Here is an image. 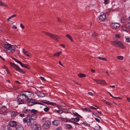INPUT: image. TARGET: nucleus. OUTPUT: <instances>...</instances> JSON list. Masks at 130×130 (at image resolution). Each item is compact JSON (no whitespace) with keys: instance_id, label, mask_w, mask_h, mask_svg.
<instances>
[{"instance_id":"8fccbe9b","label":"nucleus","mask_w":130,"mask_h":130,"mask_svg":"<svg viewBox=\"0 0 130 130\" xmlns=\"http://www.w3.org/2000/svg\"><path fill=\"white\" fill-rule=\"evenodd\" d=\"M71 122V123H73L74 124H75L76 125H79V124L77 123V122H74V121H71V122Z\"/></svg>"},{"instance_id":"c03bdc74","label":"nucleus","mask_w":130,"mask_h":130,"mask_svg":"<svg viewBox=\"0 0 130 130\" xmlns=\"http://www.w3.org/2000/svg\"><path fill=\"white\" fill-rule=\"evenodd\" d=\"M48 101L46 100H42V102L44 103H45L47 104Z\"/></svg>"},{"instance_id":"4be33fe9","label":"nucleus","mask_w":130,"mask_h":130,"mask_svg":"<svg viewBox=\"0 0 130 130\" xmlns=\"http://www.w3.org/2000/svg\"><path fill=\"white\" fill-rule=\"evenodd\" d=\"M36 118V116L34 114H32L31 115L30 117V119L32 120H35Z\"/></svg>"},{"instance_id":"09e8293b","label":"nucleus","mask_w":130,"mask_h":130,"mask_svg":"<svg viewBox=\"0 0 130 130\" xmlns=\"http://www.w3.org/2000/svg\"><path fill=\"white\" fill-rule=\"evenodd\" d=\"M7 130H12V129L9 127V125H7Z\"/></svg>"},{"instance_id":"f704fd0d","label":"nucleus","mask_w":130,"mask_h":130,"mask_svg":"<svg viewBox=\"0 0 130 130\" xmlns=\"http://www.w3.org/2000/svg\"><path fill=\"white\" fill-rule=\"evenodd\" d=\"M123 58H124V57H123V56H118L117 57V59H118L119 60H122L123 59Z\"/></svg>"},{"instance_id":"39448f33","label":"nucleus","mask_w":130,"mask_h":130,"mask_svg":"<svg viewBox=\"0 0 130 130\" xmlns=\"http://www.w3.org/2000/svg\"><path fill=\"white\" fill-rule=\"evenodd\" d=\"M10 64L11 66L13 67L17 71L21 72H23V70L20 68L18 66L17 64L13 63H10Z\"/></svg>"},{"instance_id":"7ed1b4c3","label":"nucleus","mask_w":130,"mask_h":130,"mask_svg":"<svg viewBox=\"0 0 130 130\" xmlns=\"http://www.w3.org/2000/svg\"><path fill=\"white\" fill-rule=\"evenodd\" d=\"M42 32L44 33L46 35H48L51 38L54 39L57 41H58V39L60 38V37L59 36L44 31H42Z\"/></svg>"},{"instance_id":"1a4fd4ad","label":"nucleus","mask_w":130,"mask_h":130,"mask_svg":"<svg viewBox=\"0 0 130 130\" xmlns=\"http://www.w3.org/2000/svg\"><path fill=\"white\" fill-rule=\"evenodd\" d=\"M26 98L28 101L29 98H31L33 94L30 92L27 91L26 93L24 94Z\"/></svg>"},{"instance_id":"9b49d317","label":"nucleus","mask_w":130,"mask_h":130,"mask_svg":"<svg viewBox=\"0 0 130 130\" xmlns=\"http://www.w3.org/2000/svg\"><path fill=\"white\" fill-rule=\"evenodd\" d=\"M106 19V15L105 14L101 13V14L99 16V19L101 21H103Z\"/></svg>"},{"instance_id":"49530a36","label":"nucleus","mask_w":130,"mask_h":130,"mask_svg":"<svg viewBox=\"0 0 130 130\" xmlns=\"http://www.w3.org/2000/svg\"><path fill=\"white\" fill-rule=\"evenodd\" d=\"M39 78L42 81H46V79L44 78V77H42L40 76L39 77Z\"/></svg>"},{"instance_id":"dca6fc26","label":"nucleus","mask_w":130,"mask_h":130,"mask_svg":"<svg viewBox=\"0 0 130 130\" xmlns=\"http://www.w3.org/2000/svg\"><path fill=\"white\" fill-rule=\"evenodd\" d=\"M37 95L40 98L43 97L45 96V94L40 91L38 92L37 93Z\"/></svg>"},{"instance_id":"f8f14e48","label":"nucleus","mask_w":130,"mask_h":130,"mask_svg":"<svg viewBox=\"0 0 130 130\" xmlns=\"http://www.w3.org/2000/svg\"><path fill=\"white\" fill-rule=\"evenodd\" d=\"M35 104V101L34 99H30L29 101L28 102L27 105L29 106H31Z\"/></svg>"},{"instance_id":"c9c22d12","label":"nucleus","mask_w":130,"mask_h":130,"mask_svg":"<svg viewBox=\"0 0 130 130\" xmlns=\"http://www.w3.org/2000/svg\"><path fill=\"white\" fill-rule=\"evenodd\" d=\"M57 113L60 114H62L63 112V111L62 110H57Z\"/></svg>"},{"instance_id":"b1692460","label":"nucleus","mask_w":130,"mask_h":130,"mask_svg":"<svg viewBox=\"0 0 130 130\" xmlns=\"http://www.w3.org/2000/svg\"><path fill=\"white\" fill-rule=\"evenodd\" d=\"M101 128V127L100 126H95L93 128V129L94 130H102V129H100Z\"/></svg>"},{"instance_id":"5fc2aeb1","label":"nucleus","mask_w":130,"mask_h":130,"mask_svg":"<svg viewBox=\"0 0 130 130\" xmlns=\"http://www.w3.org/2000/svg\"><path fill=\"white\" fill-rule=\"evenodd\" d=\"M94 119L96 121L98 122H100V120L99 119L97 118H95Z\"/></svg>"},{"instance_id":"5701e85b","label":"nucleus","mask_w":130,"mask_h":130,"mask_svg":"<svg viewBox=\"0 0 130 130\" xmlns=\"http://www.w3.org/2000/svg\"><path fill=\"white\" fill-rule=\"evenodd\" d=\"M78 77L80 78L84 77L86 76V75L85 74L82 73H80L78 74Z\"/></svg>"},{"instance_id":"de8ad7c7","label":"nucleus","mask_w":130,"mask_h":130,"mask_svg":"<svg viewBox=\"0 0 130 130\" xmlns=\"http://www.w3.org/2000/svg\"><path fill=\"white\" fill-rule=\"evenodd\" d=\"M96 36V34H95V31H94L92 35V36L93 37H95Z\"/></svg>"},{"instance_id":"412c9836","label":"nucleus","mask_w":130,"mask_h":130,"mask_svg":"<svg viewBox=\"0 0 130 130\" xmlns=\"http://www.w3.org/2000/svg\"><path fill=\"white\" fill-rule=\"evenodd\" d=\"M20 64L22 67H25L27 69L29 68L27 64L22 63L21 62Z\"/></svg>"},{"instance_id":"a211bd4d","label":"nucleus","mask_w":130,"mask_h":130,"mask_svg":"<svg viewBox=\"0 0 130 130\" xmlns=\"http://www.w3.org/2000/svg\"><path fill=\"white\" fill-rule=\"evenodd\" d=\"M17 130H23L24 128L20 124H18L16 127Z\"/></svg>"},{"instance_id":"cd10ccee","label":"nucleus","mask_w":130,"mask_h":130,"mask_svg":"<svg viewBox=\"0 0 130 130\" xmlns=\"http://www.w3.org/2000/svg\"><path fill=\"white\" fill-rule=\"evenodd\" d=\"M82 110L83 111H86L87 112H90L91 111V110L89 109V108H84L82 109Z\"/></svg>"},{"instance_id":"69168bd1","label":"nucleus","mask_w":130,"mask_h":130,"mask_svg":"<svg viewBox=\"0 0 130 130\" xmlns=\"http://www.w3.org/2000/svg\"><path fill=\"white\" fill-rule=\"evenodd\" d=\"M17 27L15 26H13L12 27V28L13 29H16L17 28Z\"/></svg>"},{"instance_id":"6e6d98bb","label":"nucleus","mask_w":130,"mask_h":130,"mask_svg":"<svg viewBox=\"0 0 130 130\" xmlns=\"http://www.w3.org/2000/svg\"><path fill=\"white\" fill-rule=\"evenodd\" d=\"M5 69H6V71L7 73L9 74V71L7 69L6 67H5Z\"/></svg>"},{"instance_id":"2eb2a0df","label":"nucleus","mask_w":130,"mask_h":130,"mask_svg":"<svg viewBox=\"0 0 130 130\" xmlns=\"http://www.w3.org/2000/svg\"><path fill=\"white\" fill-rule=\"evenodd\" d=\"M22 52L26 56L29 57H31L30 53L28 51L25 50L24 48L23 49Z\"/></svg>"},{"instance_id":"e2e57ef3","label":"nucleus","mask_w":130,"mask_h":130,"mask_svg":"<svg viewBox=\"0 0 130 130\" xmlns=\"http://www.w3.org/2000/svg\"><path fill=\"white\" fill-rule=\"evenodd\" d=\"M126 98H127V100L130 102V98L127 97H126Z\"/></svg>"},{"instance_id":"680f3d73","label":"nucleus","mask_w":130,"mask_h":130,"mask_svg":"<svg viewBox=\"0 0 130 130\" xmlns=\"http://www.w3.org/2000/svg\"><path fill=\"white\" fill-rule=\"evenodd\" d=\"M35 104H38L40 105H42V104L41 103H40L39 102H37L35 101Z\"/></svg>"},{"instance_id":"473e14b6","label":"nucleus","mask_w":130,"mask_h":130,"mask_svg":"<svg viewBox=\"0 0 130 130\" xmlns=\"http://www.w3.org/2000/svg\"><path fill=\"white\" fill-rule=\"evenodd\" d=\"M61 53V52H60L56 53L54 55V56H59L60 55V54Z\"/></svg>"},{"instance_id":"72a5a7b5","label":"nucleus","mask_w":130,"mask_h":130,"mask_svg":"<svg viewBox=\"0 0 130 130\" xmlns=\"http://www.w3.org/2000/svg\"><path fill=\"white\" fill-rule=\"evenodd\" d=\"M102 101L104 102V103H105L106 104L108 105H111V104L109 102H108L107 101H106L105 100H102Z\"/></svg>"},{"instance_id":"4c0bfd02","label":"nucleus","mask_w":130,"mask_h":130,"mask_svg":"<svg viewBox=\"0 0 130 130\" xmlns=\"http://www.w3.org/2000/svg\"><path fill=\"white\" fill-rule=\"evenodd\" d=\"M16 62L19 63L20 64V63H21V62L19 61L18 60L14 58H12Z\"/></svg>"},{"instance_id":"7c9ffc66","label":"nucleus","mask_w":130,"mask_h":130,"mask_svg":"<svg viewBox=\"0 0 130 130\" xmlns=\"http://www.w3.org/2000/svg\"><path fill=\"white\" fill-rule=\"evenodd\" d=\"M83 124L85 125V126L88 127H89L90 126V125L86 121L83 122Z\"/></svg>"},{"instance_id":"a19ab883","label":"nucleus","mask_w":130,"mask_h":130,"mask_svg":"<svg viewBox=\"0 0 130 130\" xmlns=\"http://www.w3.org/2000/svg\"><path fill=\"white\" fill-rule=\"evenodd\" d=\"M31 112L34 114L36 113H37V111L35 109H32L31 111Z\"/></svg>"},{"instance_id":"774afa93","label":"nucleus","mask_w":130,"mask_h":130,"mask_svg":"<svg viewBox=\"0 0 130 130\" xmlns=\"http://www.w3.org/2000/svg\"><path fill=\"white\" fill-rule=\"evenodd\" d=\"M16 16V15L15 14H13L11 16V17L12 18H13L14 17H15Z\"/></svg>"},{"instance_id":"58836bf2","label":"nucleus","mask_w":130,"mask_h":130,"mask_svg":"<svg viewBox=\"0 0 130 130\" xmlns=\"http://www.w3.org/2000/svg\"><path fill=\"white\" fill-rule=\"evenodd\" d=\"M41 129V126L38 125L37 128H35L34 130H40Z\"/></svg>"},{"instance_id":"0eeeda50","label":"nucleus","mask_w":130,"mask_h":130,"mask_svg":"<svg viewBox=\"0 0 130 130\" xmlns=\"http://www.w3.org/2000/svg\"><path fill=\"white\" fill-rule=\"evenodd\" d=\"M111 26L112 28L116 29L120 27V24L117 23H113L111 24Z\"/></svg>"},{"instance_id":"c756f323","label":"nucleus","mask_w":130,"mask_h":130,"mask_svg":"<svg viewBox=\"0 0 130 130\" xmlns=\"http://www.w3.org/2000/svg\"><path fill=\"white\" fill-rule=\"evenodd\" d=\"M47 104H49L55 106L56 105V104L55 103L50 102L48 101Z\"/></svg>"},{"instance_id":"423d86ee","label":"nucleus","mask_w":130,"mask_h":130,"mask_svg":"<svg viewBox=\"0 0 130 130\" xmlns=\"http://www.w3.org/2000/svg\"><path fill=\"white\" fill-rule=\"evenodd\" d=\"M51 123L49 121H47L43 124L42 127L44 130H46L48 129L50 127Z\"/></svg>"},{"instance_id":"e433bc0d","label":"nucleus","mask_w":130,"mask_h":130,"mask_svg":"<svg viewBox=\"0 0 130 130\" xmlns=\"http://www.w3.org/2000/svg\"><path fill=\"white\" fill-rule=\"evenodd\" d=\"M50 110V108L48 107H46L44 109V111L45 112H47Z\"/></svg>"},{"instance_id":"052dcab7","label":"nucleus","mask_w":130,"mask_h":130,"mask_svg":"<svg viewBox=\"0 0 130 130\" xmlns=\"http://www.w3.org/2000/svg\"><path fill=\"white\" fill-rule=\"evenodd\" d=\"M88 93L90 96H92L93 95L92 93L91 92H88Z\"/></svg>"},{"instance_id":"ea45409f","label":"nucleus","mask_w":130,"mask_h":130,"mask_svg":"<svg viewBox=\"0 0 130 130\" xmlns=\"http://www.w3.org/2000/svg\"><path fill=\"white\" fill-rule=\"evenodd\" d=\"M63 112H64L66 113H70V112H69V110L68 109H64L63 110Z\"/></svg>"},{"instance_id":"a18cd8bd","label":"nucleus","mask_w":130,"mask_h":130,"mask_svg":"<svg viewBox=\"0 0 130 130\" xmlns=\"http://www.w3.org/2000/svg\"><path fill=\"white\" fill-rule=\"evenodd\" d=\"M115 37L117 38H121V36L120 35L117 34L116 35Z\"/></svg>"},{"instance_id":"37998d69","label":"nucleus","mask_w":130,"mask_h":130,"mask_svg":"<svg viewBox=\"0 0 130 130\" xmlns=\"http://www.w3.org/2000/svg\"><path fill=\"white\" fill-rule=\"evenodd\" d=\"M104 3L105 4H107L109 3V0H104Z\"/></svg>"},{"instance_id":"4d7b16f0","label":"nucleus","mask_w":130,"mask_h":130,"mask_svg":"<svg viewBox=\"0 0 130 130\" xmlns=\"http://www.w3.org/2000/svg\"><path fill=\"white\" fill-rule=\"evenodd\" d=\"M62 128L61 127H59L56 129L55 130H62Z\"/></svg>"},{"instance_id":"6e6552de","label":"nucleus","mask_w":130,"mask_h":130,"mask_svg":"<svg viewBox=\"0 0 130 130\" xmlns=\"http://www.w3.org/2000/svg\"><path fill=\"white\" fill-rule=\"evenodd\" d=\"M96 83L98 84H102L103 85H107V83H106L105 80H103L100 79H93Z\"/></svg>"},{"instance_id":"f257e3e1","label":"nucleus","mask_w":130,"mask_h":130,"mask_svg":"<svg viewBox=\"0 0 130 130\" xmlns=\"http://www.w3.org/2000/svg\"><path fill=\"white\" fill-rule=\"evenodd\" d=\"M4 50L8 52L13 53L14 52V50L16 48L17 46L15 45H12L8 43H5L4 45Z\"/></svg>"},{"instance_id":"c85d7f7f","label":"nucleus","mask_w":130,"mask_h":130,"mask_svg":"<svg viewBox=\"0 0 130 130\" xmlns=\"http://www.w3.org/2000/svg\"><path fill=\"white\" fill-rule=\"evenodd\" d=\"M97 58L99 59L100 60H102L103 61H107V59L105 58L102 57L100 56L97 57Z\"/></svg>"},{"instance_id":"79ce46f5","label":"nucleus","mask_w":130,"mask_h":130,"mask_svg":"<svg viewBox=\"0 0 130 130\" xmlns=\"http://www.w3.org/2000/svg\"><path fill=\"white\" fill-rule=\"evenodd\" d=\"M79 120V118L78 117H76L74 118V121L75 122H78Z\"/></svg>"},{"instance_id":"6ab92c4d","label":"nucleus","mask_w":130,"mask_h":130,"mask_svg":"<svg viewBox=\"0 0 130 130\" xmlns=\"http://www.w3.org/2000/svg\"><path fill=\"white\" fill-rule=\"evenodd\" d=\"M59 124V122L58 120H55L52 122V125H58Z\"/></svg>"},{"instance_id":"20e7f679","label":"nucleus","mask_w":130,"mask_h":130,"mask_svg":"<svg viewBox=\"0 0 130 130\" xmlns=\"http://www.w3.org/2000/svg\"><path fill=\"white\" fill-rule=\"evenodd\" d=\"M112 44L117 47H119L122 48H123L125 47L122 43L120 41H115L112 42Z\"/></svg>"},{"instance_id":"864d4df0","label":"nucleus","mask_w":130,"mask_h":130,"mask_svg":"<svg viewBox=\"0 0 130 130\" xmlns=\"http://www.w3.org/2000/svg\"><path fill=\"white\" fill-rule=\"evenodd\" d=\"M126 40L127 42L130 43V38H127L126 39Z\"/></svg>"},{"instance_id":"338daca9","label":"nucleus","mask_w":130,"mask_h":130,"mask_svg":"<svg viewBox=\"0 0 130 130\" xmlns=\"http://www.w3.org/2000/svg\"><path fill=\"white\" fill-rule=\"evenodd\" d=\"M60 46H62L63 47V48H65V46L64 45H63V44H61L60 45Z\"/></svg>"},{"instance_id":"13d9d810","label":"nucleus","mask_w":130,"mask_h":130,"mask_svg":"<svg viewBox=\"0 0 130 130\" xmlns=\"http://www.w3.org/2000/svg\"><path fill=\"white\" fill-rule=\"evenodd\" d=\"M46 121V118L44 117L42 119V121L43 122H44Z\"/></svg>"},{"instance_id":"aec40b11","label":"nucleus","mask_w":130,"mask_h":130,"mask_svg":"<svg viewBox=\"0 0 130 130\" xmlns=\"http://www.w3.org/2000/svg\"><path fill=\"white\" fill-rule=\"evenodd\" d=\"M65 126L66 128L68 129H71L72 127V126L70 124H65Z\"/></svg>"},{"instance_id":"603ef678","label":"nucleus","mask_w":130,"mask_h":130,"mask_svg":"<svg viewBox=\"0 0 130 130\" xmlns=\"http://www.w3.org/2000/svg\"><path fill=\"white\" fill-rule=\"evenodd\" d=\"M29 111V109H26L24 111V112L25 113H26L27 112H28Z\"/></svg>"},{"instance_id":"f3484780","label":"nucleus","mask_w":130,"mask_h":130,"mask_svg":"<svg viewBox=\"0 0 130 130\" xmlns=\"http://www.w3.org/2000/svg\"><path fill=\"white\" fill-rule=\"evenodd\" d=\"M18 113L16 111H13L11 113V116L12 118H15L18 115Z\"/></svg>"},{"instance_id":"bf43d9fd","label":"nucleus","mask_w":130,"mask_h":130,"mask_svg":"<svg viewBox=\"0 0 130 130\" xmlns=\"http://www.w3.org/2000/svg\"><path fill=\"white\" fill-rule=\"evenodd\" d=\"M27 119L26 118H24L23 120V121L24 123L27 122Z\"/></svg>"},{"instance_id":"f03ea898","label":"nucleus","mask_w":130,"mask_h":130,"mask_svg":"<svg viewBox=\"0 0 130 130\" xmlns=\"http://www.w3.org/2000/svg\"><path fill=\"white\" fill-rule=\"evenodd\" d=\"M17 99L19 104H23L27 101L24 94H20L18 95Z\"/></svg>"},{"instance_id":"393cba45","label":"nucleus","mask_w":130,"mask_h":130,"mask_svg":"<svg viewBox=\"0 0 130 130\" xmlns=\"http://www.w3.org/2000/svg\"><path fill=\"white\" fill-rule=\"evenodd\" d=\"M0 6L4 7H7V5L4 3L2 1H0Z\"/></svg>"},{"instance_id":"ddd939ff","label":"nucleus","mask_w":130,"mask_h":130,"mask_svg":"<svg viewBox=\"0 0 130 130\" xmlns=\"http://www.w3.org/2000/svg\"><path fill=\"white\" fill-rule=\"evenodd\" d=\"M59 119L60 120H61L62 121L65 122H71V120L70 119L67 118H63L61 117H59Z\"/></svg>"},{"instance_id":"0e129e2a","label":"nucleus","mask_w":130,"mask_h":130,"mask_svg":"<svg viewBox=\"0 0 130 130\" xmlns=\"http://www.w3.org/2000/svg\"><path fill=\"white\" fill-rule=\"evenodd\" d=\"M20 117H24V114H20Z\"/></svg>"},{"instance_id":"3c124183","label":"nucleus","mask_w":130,"mask_h":130,"mask_svg":"<svg viewBox=\"0 0 130 130\" xmlns=\"http://www.w3.org/2000/svg\"><path fill=\"white\" fill-rule=\"evenodd\" d=\"M20 27L22 29H23L24 28V26L22 23H21L20 24Z\"/></svg>"},{"instance_id":"9d476101","label":"nucleus","mask_w":130,"mask_h":130,"mask_svg":"<svg viewBox=\"0 0 130 130\" xmlns=\"http://www.w3.org/2000/svg\"><path fill=\"white\" fill-rule=\"evenodd\" d=\"M40 126V124H38L37 122L36 121H34L30 125V127L32 129L35 127V128H37L38 126Z\"/></svg>"},{"instance_id":"4468645a","label":"nucleus","mask_w":130,"mask_h":130,"mask_svg":"<svg viewBox=\"0 0 130 130\" xmlns=\"http://www.w3.org/2000/svg\"><path fill=\"white\" fill-rule=\"evenodd\" d=\"M17 125V122L14 121H12L10 122L9 124L8 125H9L10 126L12 127H14L16 126Z\"/></svg>"},{"instance_id":"bb28decb","label":"nucleus","mask_w":130,"mask_h":130,"mask_svg":"<svg viewBox=\"0 0 130 130\" xmlns=\"http://www.w3.org/2000/svg\"><path fill=\"white\" fill-rule=\"evenodd\" d=\"M27 125L28 126H29L31 123H30V120L29 118H28L27 117Z\"/></svg>"},{"instance_id":"a878e982","label":"nucleus","mask_w":130,"mask_h":130,"mask_svg":"<svg viewBox=\"0 0 130 130\" xmlns=\"http://www.w3.org/2000/svg\"><path fill=\"white\" fill-rule=\"evenodd\" d=\"M66 36L67 38L69 39L72 42L73 41V40L72 39V37L70 35L68 34H67L66 35Z\"/></svg>"},{"instance_id":"2f4dec72","label":"nucleus","mask_w":130,"mask_h":130,"mask_svg":"<svg viewBox=\"0 0 130 130\" xmlns=\"http://www.w3.org/2000/svg\"><path fill=\"white\" fill-rule=\"evenodd\" d=\"M73 113L74 115L77 116V117H79L81 118H82V117L80 115L78 114L76 112H73Z\"/></svg>"}]
</instances>
